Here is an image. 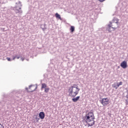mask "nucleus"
<instances>
[{
	"label": "nucleus",
	"instance_id": "nucleus-1",
	"mask_svg": "<svg viewBox=\"0 0 128 128\" xmlns=\"http://www.w3.org/2000/svg\"><path fill=\"white\" fill-rule=\"evenodd\" d=\"M80 90V88L78 86H76V84H74L73 86H72L68 88V96H70V98H72V100L74 102H78V100L80 98V96H76L78 94Z\"/></svg>",
	"mask_w": 128,
	"mask_h": 128
},
{
	"label": "nucleus",
	"instance_id": "nucleus-2",
	"mask_svg": "<svg viewBox=\"0 0 128 128\" xmlns=\"http://www.w3.org/2000/svg\"><path fill=\"white\" fill-rule=\"evenodd\" d=\"M84 120L90 126H92L94 124V112H90L86 114L84 116Z\"/></svg>",
	"mask_w": 128,
	"mask_h": 128
},
{
	"label": "nucleus",
	"instance_id": "nucleus-3",
	"mask_svg": "<svg viewBox=\"0 0 128 128\" xmlns=\"http://www.w3.org/2000/svg\"><path fill=\"white\" fill-rule=\"evenodd\" d=\"M16 6L14 8L16 14H22V4L16 3Z\"/></svg>",
	"mask_w": 128,
	"mask_h": 128
},
{
	"label": "nucleus",
	"instance_id": "nucleus-4",
	"mask_svg": "<svg viewBox=\"0 0 128 128\" xmlns=\"http://www.w3.org/2000/svg\"><path fill=\"white\" fill-rule=\"evenodd\" d=\"M101 104L104 106H106L108 104H110V99L108 98H104L101 100Z\"/></svg>",
	"mask_w": 128,
	"mask_h": 128
},
{
	"label": "nucleus",
	"instance_id": "nucleus-5",
	"mask_svg": "<svg viewBox=\"0 0 128 128\" xmlns=\"http://www.w3.org/2000/svg\"><path fill=\"white\" fill-rule=\"evenodd\" d=\"M36 88H38V86L36 85H31L29 86V90L28 88H26V90H28V92H34Z\"/></svg>",
	"mask_w": 128,
	"mask_h": 128
},
{
	"label": "nucleus",
	"instance_id": "nucleus-6",
	"mask_svg": "<svg viewBox=\"0 0 128 128\" xmlns=\"http://www.w3.org/2000/svg\"><path fill=\"white\" fill-rule=\"evenodd\" d=\"M116 28V27H114V25L110 24L108 25V26L107 28V30L110 32H112V30H114Z\"/></svg>",
	"mask_w": 128,
	"mask_h": 128
},
{
	"label": "nucleus",
	"instance_id": "nucleus-7",
	"mask_svg": "<svg viewBox=\"0 0 128 128\" xmlns=\"http://www.w3.org/2000/svg\"><path fill=\"white\" fill-rule=\"evenodd\" d=\"M120 66L122 68H128V62L124 60L121 62Z\"/></svg>",
	"mask_w": 128,
	"mask_h": 128
},
{
	"label": "nucleus",
	"instance_id": "nucleus-8",
	"mask_svg": "<svg viewBox=\"0 0 128 128\" xmlns=\"http://www.w3.org/2000/svg\"><path fill=\"white\" fill-rule=\"evenodd\" d=\"M39 116L41 120H44V116H45L44 112H40L39 114Z\"/></svg>",
	"mask_w": 128,
	"mask_h": 128
},
{
	"label": "nucleus",
	"instance_id": "nucleus-9",
	"mask_svg": "<svg viewBox=\"0 0 128 128\" xmlns=\"http://www.w3.org/2000/svg\"><path fill=\"white\" fill-rule=\"evenodd\" d=\"M127 94L126 96V99L125 100V104L128 105V90L126 91Z\"/></svg>",
	"mask_w": 128,
	"mask_h": 128
},
{
	"label": "nucleus",
	"instance_id": "nucleus-10",
	"mask_svg": "<svg viewBox=\"0 0 128 128\" xmlns=\"http://www.w3.org/2000/svg\"><path fill=\"white\" fill-rule=\"evenodd\" d=\"M70 32H74V26H71L70 28Z\"/></svg>",
	"mask_w": 128,
	"mask_h": 128
},
{
	"label": "nucleus",
	"instance_id": "nucleus-11",
	"mask_svg": "<svg viewBox=\"0 0 128 128\" xmlns=\"http://www.w3.org/2000/svg\"><path fill=\"white\" fill-rule=\"evenodd\" d=\"M122 82H119V84H118V83L117 84V87L114 86V88H116H116H119V86H122Z\"/></svg>",
	"mask_w": 128,
	"mask_h": 128
},
{
	"label": "nucleus",
	"instance_id": "nucleus-12",
	"mask_svg": "<svg viewBox=\"0 0 128 128\" xmlns=\"http://www.w3.org/2000/svg\"><path fill=\"white\" fill-rule=\"evenodd\" d=\"M46 86H47L46 84L43 83L42 84L41 88H42H42H46Z\"/></svg>",
	"mask_w": 128,
	"mask_h": 128
},
{
	"label": "nucleus",
	"instance_id": "nucleus-13",
	"mask_svg": "<svg viewBox=\"0 0 128 128\" xmlns=\"http://www.w3.org/2000/svg\"><path fill=\"white\" fill-rule=\"evenodd\" d=\"M56 18H59L60 19V15L59 14H58V13H56L55 14Z\"/></svg>",
	"mask_w": 128,
	"mask_h": 128
},
{
	"label": "nucleus",
	"instance_id": "nucleus-14",
	"mask_svg": "<svg viewBox=\"0 0 128 128\" xmlns=\"http://www.w3.org/2000/svg\"><path fill=\"white\" fill-rule=\"evenodd\" d=\"M49 90H50V88H44V92H46V93L48 92Z\"/></svg>",
	"mask_w": 128,
	"mask_h": 128
},
{
	"label": "nucleus",
	"instance_id": "nucleus-15",
	"mask_svg": "<svg viewBox=\"0 0 128 128\" xmlns=\"http://www.w3.org/2000/svg\"><path fill=\"white\" fill-rule=\"evenodd\" d=\"M34 116H36V121L38 122V120H40V118H38V115H35Z\"/></svg>",
	"mask_w": 128,
	"mask_h": 128
},
{
	"label": "nucleus",
	"instance_id": "nucleus-16",
	"mask_svg": "<svg viewBox=\"0 0 128 128\" xmlns=\"http://www.w3.org/2000/svg\"><path fill=\"white\" fill-rule=\"evenodd\" d=\"M6 60H8V62H10L12 60L10 58H7Z\"/></svg>",
	"mask_w": 128,
	"mask_h": 128
},
{
	"label": "nucleus",
	"instance_id": "nucleus-17",
	"mask_svg": "<svg viewBox=\"0 0 128 128\" xmlns=\"http://www.w3.org/2000/svg\"><path fill=\"white\" fill-rule=\"evenodd\" d=\"M99 2H104L106 0H98Z\"/></svg>",
	"mask_w": 128,
	"mask_h": 128
},
{
	"label": "nucleus",
	"instance_id": "nucleus-18",
	"mask_svg": "<svg viewBox=\"0 0 128 128\" xmlns=\"http://www.w3.org/2000/svg\"><path fill=\"white\" fill-rule=\"evenodd\" d=\"M21 60H22V62H24V58H21Z\"/></svg>",
	"mask_w": 128,
	"mask_h": 128
},
{
	"label": "nucleus",
	"instance_id": "nucleus-19",
	"mask_svg": "<svg viewBox=\"0 0 128 128\" xmlns=\"http://www.w3.org/2000/svg\"><path fill=\"white\" fill-rule=\"evenodd\" d=\"M16 56H14L12 58L13 60H16Z\"/></svg>",
	"mask_w": 128,
	"mask_h": 128
},
{
	"label": "nucleus",
	"instance_id": "nucleus-20",
	"mask_svg": "<svg viewBox=\"0 0 128 128\" xmlns=\"http://www.w3.org/2000/svg\"><path fill=\"white\" fill-rule=\"evenodd\" d=\"M16 58H17V60H18L20 58V56H17Z\"/></svg>",
	"mask_w": 128,
	"mask_h": 128
},
{
	"label": "nucleus",
	"instance_id": "nucleus-21",
	"mask_svg": "<svg viewBox=\"0 0 128 128\" xmlns=\"http://www.w3.org/2000/svg\"><path fill=\"white\" fill-rule=\"evenodd\" d=\"M0 128H4V126H2L1 125V127H0Z\"/></svg>",
	"mask_w": 128,
	"mask_h": 128
}]
</instances>
